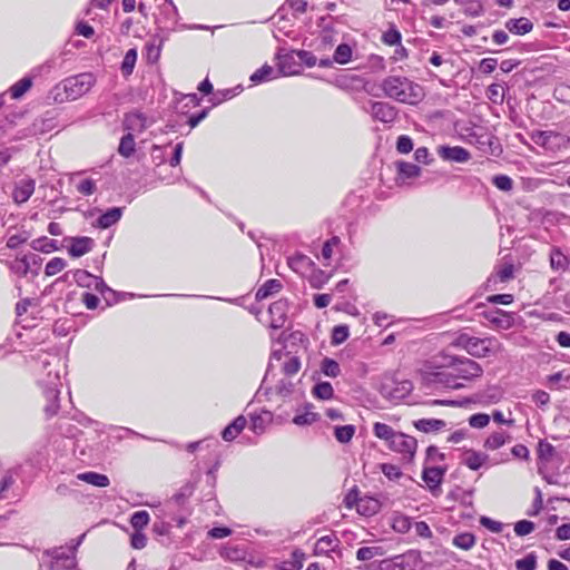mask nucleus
I'll return each instance as SVG.
<instances>
[{
  "label": "nucleus",
  "mask_w": 570,
  "mask_h": 570,
  "mask_svg": "<svg viewBox=\"0 0 570 570\" xmlns=\"http://www.w3.org/2000/svg\"><path fill=\"white\" fill-rule=\"evenodd\" d=\"M431 367L440 370L433 373L435 380L450 389H462L464 382H471L482 376L483 368L468 357H456L441 353L430 362Z\"/></svg>",
  "instance_id": "1"
},
{
  "label": "nucleus",
  "mask_w": 570,
  "mask_h": 570,
  "mask_svg": "<svg viewBox=\"0 0 570 570\" xmlns=\"http://www.w3.org/2000/svg\"><path fill=\"white\" fill-rule=\"evenodd\" d=\"M380 87L387 98L401 104L415 105L424 97L423 88L406 77L389 76L382 80Z\"/></svg>",
  "instance_id": "2"
},
{
  "label": "nucleus",
  "mask_w": 570,
  "mask_h": 570,
  "mask_svg": "<svg viewBox=\"0 0 570 570\" xmlns=\"http://www.w3.org/2000/svg\"><path fill=\"white\" fill-rule=\"evenodd\" d=\"M95 83V76L83 72L62 80L52 88L50 95L55 102L62 104L82 97L90 91Z\"/></svg>",
  "instance_id": "3"
},
{
  "label": "nucleus",
  "mask_w": 570,
  "mask_h": 570,
  "mask_svg": "<svg viewBox=\"0 0 570 570\" xmlns=\"http://www.w3.org/2000/svg\"><path fill=\"white\" fill-rule=\"evenodd\" d=\"M373 433L377 439L385 441L391 451L402 454L407 460L414 458L417 448L415 438L396 432L390 425L381 422L374 423Z\"/></svg>",
  "instance_id": "4"
},
{
  "label": "nucleus",
  "mask_w": 570,
  "mask_h": 570,
  "mask_svg": "<svg viewBox=\"0 0 570 570\" xmlns=\"http://www.w3.org/2000/svg\"><path fill=\"white\" fill-rule=\"evenodd\" d=\"M456 346L465 350L474 357H487L490 353H497L502 350V345L494 337H474L468 334H461L456 337Z\"/></svg>",
  "instance_id": "5"
},
{
  "label": "nucleus",
  "mask_w": 570,
  "mask_h": 570,
  "mask_svg": "<svg viewBox=\"0 0 570 570\" xmlns=\"http://www.w3.org/2000/svg\"><path fill=\"white\" fill-rule=\"evenodd\" d=\"M82 538L83 535L68 550L56 548L52 551H48L47 554L51 557L49 570H80L78 568L76 551Z\"/></svg>",
  "instance_id": "6"
},
{
  "label": "nucleus",
  "mask_w": 570,
  "mask_h": 570,
  "mask_svg": "<svg viewBox=\"0 0 570 570\" xmlns=\"http://www.w3.org/2000/svg\"><path fill=\"white\" fill-rule=\"evenodd\" d=\"M413 390V384L409 380H397L393 375H385L381 382L380 392L383 397L399 402L405 399Z\"/></svg>",
  "instance_id": "7"
},
{
  "label": "nucleus",
  "mask_w": 570,
  "mask_h": 570,
  "mask_svg": "<svg viewBox=\"0 0 570 570\" xmlns=\"http://www.w3.org/2000/svg\"><path fill=\"white\" fill-rule=\"evenodd\" d=\"M291 59L289 56H285L279 59L278 62V71H276L272 66L264 65L262 68L257 69L252 76L250 80L254 83H261L265 81H269L276 79L279 75L282 76H291L297 73L296 70H292L287 68L286 61Z\"/></svg>",
  "instance_id": "8"
},
{
  "label": "nucleus",
  "mask_w": 570,
  "mask_h": 570,
  "mask_svg": "<svg viewBox=\"0 0 570 570\" xmlns=\"http://www.w3.org/2000/svg\"><path fill=\"white\" fill-rule=\"evenodd\" d=\"M436 154L444 161L464 164L471 159V154L468 149L461 146L441 145L436 147Z\"/></svg>",
  "instance_id": "9"
},
{
  "label": "nucleus",
  "mask_w": 570,
  "mask_h": 570,
  "mask_svg": "<svg viewBox=\"0 0 570 570\" xmlns=\"http://www.w3.org/2000/svg\"><path fill=\"white\" fill-rule=\"evenodd\" d=\"M367 111L373 119L385 124L393 122L397 116L395 107L383 101H372Z\"/></svg>",
  "instance_id": "10"
},
{
  "label": "nucleus",
  "mask_w": 570,
  "mask_h": 570,
  "mask_svg": "<svg viewBox=\"0 0 570 570\" xmlns=\"http://www.w3.org/2000/svg\"><path fill=\"white\" fill-rule=\"evenodd\" d=\"M150 125L151 121H149L148 118L139 111L129 112L124 119V129L132 135L142 132Z\"/></svg>",
  "instance_id": "11"
},
{
  "label": "nucleus",
  "mask_w": 570,
  "mask_h": 570,
  "mask_svg": "<svg viewBox=\"0 0 570 570\" xmlns=\"http://www.w3.org/2000/svg\"><path fill=\"white\" fill-rule=\"evenodd\" d=\"M484 318L488 320L495 330L507 331L514 324V317L511 313L502 309H495L484 313Z\"/></svg>",
  "instance_id": "12"
},
{
  "label": "nucleus",
  "mask_w": 570,
  "mask_h": 570,
  "mask_svg": "<svg viewBox=\"0 0 570 570\" xmlns=\"http://www.w3.org/2000/svg\"><path fill=\"white\" fill-rule=\"evenodd\" d=\"M268 314L271 316L269 326L274 330L282 328L287 318V302L283 299L274 302L268 308Z\"/></svg>",
  "instance_id": "13"
},
{
  "label": "nucleus",
  "mask_w": 570,
  "mask_h": 570,
  "mask_svg": "<svg viewBox=\"0 0 570 570\" xmlns=\"http://www.w3.org/2000/svg\"><path fill=\"white\" fill-rule=\"evenodd\" d=\"M533 140L547 149H553L568 141L564 136L554 131H540L533 136Z\"/></svg>",
  "instance_id": "14"
},
{
  "label": "nucleus",
  "mask_w": 570,
  "mask_h": 570,
  "mask_svg": "<svg viewBox=\"0 0 570 570\" xmlns=\"http://www.w3.org/2000/svg\"><path fill=\"white\" fill-rule=\"evenodd\" d=\"M512 436L509 432L497 430L491 432L483 442L487 451H497L511 441Z\"/></svg>",
  "instance_id": "15"
},
{
  "label": "nucleus",
  "mask_w": 570,
  "mask_h": 570,
  "mask_svg": "<svg viewBox=\"0 0 570 570\" xmlns=\"http://www.w3.org/2000/svg\"><path fill=\"white\" fill-rule=\"evenodd\" d=\"M35 191V180L32 179H22L20 180L13 191L12 198L17 204L26 203Z\"/></svg>",
  "instance_id": "16"
},
{
  "label": "nucleus",
  "mask_w": 570,
  "mask_h": 570,
  "mask_svg": "<svg viewBox=\"0 0 570 570\" xmlns=\"http://www.w3.org/2000/svg\"><path fill=\"white\" fill-rule=\"evenodd\" d=\"M94 247V240L90 237H77L71 240L68 253L72 257H80L89 253Z\"/></svg>",
  "instance_id": "17"
},
{
  "label": "nucleus",
  "mask_w": 570,
  "mask_h": 570,
  "mask_svg": "<svg viewBox=\"0 0 570 570\" xmlns=\"http://www.w3.org/2000/svg\"><path fill=\"white\" fill-rule=\"evenodd\" d=\"M338 547V539L334 534L324 535L320 538L314 547V553L316 556L328 554Z\"/></svg>",
  "instance_id": "18"
},
{
  "label": "nucleus",
  "mask_w": 570,
  "mask_h": 570,
  "mask_svg": "<svg viewBox=\"0 0 570 570\" xmlns=\"http://www.w3.org/2000/svg\"><path fill=\"white\" fill-rule=\"evenodd\" d=\"M397 169V179L399 180H406L412 178H417L421 175V168L412 163L407 161H397L396 164Z\"/></svg>",
  "instance_id": "19"
},
{
  "label": "nucleus",
  "mask_w": 570,
  "mask_h": 570,
  "mask_svg": "<svg viewBox=\"0 0 570 570\" xmlns=\"http://www.w3.org/2000/svg\"><path fill=\"white\" fill-rule=\"evenodd\" d=\"M246 423L247 421L245 416H237L229 425L223 430L222 438L227 442L233 441L245 429Z\"/></svg>",
  "instance_id": "20"
},
{
  "label": "nucleus",
  "mask_w": 570,
  "mask_h": 570,
  "mask_svg": "<svg viewBox=\"0 0 570 570\" xmlns=\"http://www.w3.org/2000/svg\"><path fill=\"white\" fill-rule=\"evenodd\" d=\"M488 460V455L482 452L469 450L463 456V463L471 470H479Z\"/></svg>",
  "instance_id": "21"
},
{
  "label": "nucleus",
  "mask_w": 570,
  "mask_h": 570,
  "mask_svg": "<svg viewBox=\"0 0 570 570\" xmlns=\"http://www.w3.org/2000/svg\"><path fill=\"white\" fill-rule=\"evenodd\" d=\"M505 28L514 35H525L532 30L533 24L527 18H519L508 20Z\"/></svg>",
  "instance_id": "22"
},
{
  "label": "nucleus",
  "mask_w": 570,
  "mask_h": 570,
  "mask_svg": "<svg viewBox=\"0 0 570 570\" xmlns=\"http://www.w3.org/2000/svg\"><path fill=\"white\" fill-rule=\"evenodd\" d=\"M77 480L87 482L91 485L98 487V488H106L109 485V479L105 474H100L97 472H83L79 473L77 475Z\"/></svg>",
  "instance_id": "23"
},
{
  "label": "nucleus",
  "mask_w": 570,
  "mask_h": 570,
  "mask_svg": "<svg viewBox=\"0 0 570 570\" xmlns=\"http://www.w3.org/2000/svg\"><path fill=\"white\" fill-rule=\"evenodd\" d=\"M446 423L439 419H421L414 422V426L424 433L440 431L445 428Z\"/></svg>",
  "instance_id": "24"
},
{
  "label": "nucleus",
  "mask_w": 570,
  "mask_h": 570,
  "mask_svg": "<svg viewBox=\"0 0 570 570\" xmlns=\"http://www.w3.org/2000/svg\"><path fill=\"white\" fill-rule=\"evenodd\" d=\"M443 474L444 471L440 468H425L422 478L430 489H434L441 484Z\"/></svg>",
  "instance_id": "25"
},
{
  "label": "nucleus",
  "mask_w": 570,
  "mask_h": 570,
  "mask_svg": "<svg viewBox=\"0 0 570 570\" xmlns=\"http://www.w3.org/2000/svg\"><path fill=\"white\" fill-rule=\"evenodd\" d=\"M122 215V210L119 207H114L108 209L105 214H102L97 222L98 227L108 228L116 224Z\"/></svg>",
  "instance_id": "26"
},
{
  "label": "nucleus",
  "mask_w": 570,
  "mask_h": 570,
  "mask_svg": "<svg viewBox=\"0 0 570 570\" xmlns=\"http://www.w3.org/2000/svg\"><path fill=\"white\" fill-rule=\"evenodd\" d=\"M288 265L296 273L303 274L313 265V262L307 256L297 254L288 259Z\"/></svg>",
  "instance_id": "27"
},
{
  "label": "nucleus",
  "mask_w": 570,
  "mask_h": 570,
  "mask_svg": "<svg viewBox=\"0 0 570 570\" xmlns=\"http://www.w3.org/2000/svg\"><path fill=\"white\" fill-rule=\"evenodd\" d=\"M355 426L352 424L347 425H337L334 428V436L340 443H348L354 434H355Z\"/></svg>",
  "instance_id": "28"
},
{
  "label": "nucleus",
  "mask_w": 570,
  "mask_h": 570,
  "mask_svg": "<svg viewBox=\"0 0 570 570\" xmlns=\"http://www.w3.org/2000/svg\"><path fill=\"white\" fill-rule=\"evenodd\" d=\"M282 288V284L277 279L267 281L256 293V299L262 301L267 298L269 295L277 293Z\"/></svg>",
  "instance_id": "29"
},
{
  "label": "nucleus",
  "mask_w": 570,
  "mask_h": 570,
  "mask_svg": "<svg viewBox=\"0 0 570 570\" xmlns=\"http://www.w3.org/2000/svg\"><path fill=\"white\" fill-rule=\"evenodd\" d=\"M379 511V502L372 498H361L357 502V512L363 515H372Z\"/></svg>",
  "instance_id": "30"
},
{
  "label": "nucleus",
  "mask_w": 570,
  "mask_h": 570,
  "mask_svg": "<svg viewBox=\"0 0 570 570\" xmlns=\"http://www.w3.org/2000/svg\"><path fill=\"white\" fill-rule=\"evenodd\" d=\"M135 147H136V144H135L134 135L131 132H127V135H125L120 140V144L118 147V153L122 157L128 158V157L132 156V154L135 153Z\"/></svg>",
  "instance_id": "31"
},
{
  "label": "nucleus",
  "mask_w": 570,
  "mask_h": 570,
  "mask_svg": "<svg viewBox=\"0 0 570 570\" xmlns=\"http://www.w3.org/2000/svg\"><path fill=\"white\" fill-rule=\"evenodd\" d=\"M513 271H514V268H513V265H511V264L501 266L497 271L495 275L489 277L488 285L491 286V284H495L498 279L502 283L508 282L509 279H511L513 277Z\"/></svg>",
  "instance_id": "32"
},
{
  "label": "nucleus",
  "mask_w": 570,
  "mask_h": 570,
  "mask_svg": "<svg viewBox=\"0 0 570 570\" xmlns=\"http://www.w3.org/2000/svg\"><path fill=\"white\" fill-rule=\"evenodd\" d=\"M352 48L347 43H341L334 51L333 60L340 65H345L352 59Z\"/></svg>",
  "instance_id": "33"
},
{
  "label": "nucleus",
  "mask_w": 570,
  "mask_h": 570,
  "mask_svg": "<svg viewBox=\"0 0 570 570\" xmlns=\"http://www.w3.org/2000/svg\"><path fill=\"white\" fill-rule=\"evenodd\" d=\"M321 371L328 377H337L341 373V367L335 360L325 357L321 363Z\"/></svg>",
  "instance_id": "34"
},
{
  "label": "nucleus",
  "mask_w": 570,
  "mask_h": 570,
  "mask_svg": "<svg viewBox=\"0 0 570 570\" xmlns=\"http://www.w3.org/2000/svg\"><path fill=\"white\" fill-rule=\"evenodd\" d=\"M453 544L462 550H470L475 544V537L470 532H463L453 538Z\"/></svg>",
  "instance_id": "35"
},
{
  "label": "nucleus",
  "mask_w": 570,
  "mask_h": 570,
  "mask_svg": "<svg viewBox=\"0 0 570 570\" xmlns=\"http://www.w3.org/2000/svg\"><path fill=\"white\" fill-rule=\"evenodd\" d=\"M313 394L321 400H331L334 395V390L331 383L320 382L313 387Z\"/></svg>",
  "instance_id": "36"
},
{
  "label": "nucleus",
  "mask_w": 570,
  "mask_h": 570,
  "mask_svg": "<svg viewBox=\"0 0 570 570\" xmlns=\"http://www.w3.org/2000/svg\"><path fill=\"white\" fill-rule=\"evenodd\" d=\"M380 556H383V549L381 547H363L356 552V558L360 561H367Z\"/></svg>",
  "instance_id": "37"
},
{
  "label": "nucleus",
  "mask_w": 570,
  "mask_h": 570,
  "mask_svg": "<svg viewBox=\"0 0 570 570\" xmlns=\"http://www.w3.org/2000/svg\"><path fill=\"white\" fill-rule=\"evenodd\" d=\"M304 553L299 550H295L292 553V559L285 561L281 567V570H301L303 567Z\"/></svg>",
  "instance_id": "38"
},
{
  "label": "nucleus",
  "mask_w": 570,
  "mask_h": 570,
  "mask_svg": "<svg viewBox=\"0 0 570 570\" xmlns=\"http://www.w3.org/2000/svg\"><path fill=\"white\" fill-rule=\"evenodd\" d=\"M149 523V513L147 511H137L130 518V524L135 530L140 531Z\"/></svg>",
  "instance_id": "39"
},
{
  "label": "nucleus",
  "mask_w": 570,
  "mask_h": 570,
  "mask_svg": "<svg viewBox=\"0 0 570 570\" xmlns=\"http://www.w3.org/2000/svg\"><path fill=\"white\" fill-rule=\"evenodd\" d=\"M67 266L66 261L60 257H53L50 259L45 267V274L47 276H53L60 273Z\"/></svg>",
  "instance_id": "40"
},
{
  "label": "nucleus",
  "mask_w": 570,
  "mask_h": 570,
  "mask_svg": "<svg viewBox=\"0 0 570 570\" xmlns=\"http://www.w3.org/2000/svg\"><path fill=\"white\" fill-rule=\"evenodd\" d=\"M31 85H32V82H31V79H29V78H23V79L19 80L10 89L11 97L13 99H18V98L22 97L30 89Z\"/></svg>",
  "instance_id": "41"
},
{
  "label": "nucleus",
  "mask_w": 570,
  "mask_h": 570,
  "mask_svg": "<svg viewBox=\"0 0 570 570\" xmlns=\"http://www.w3.org/2000/svg\"><path fill=\"white\" fill-rule=\"evenodd\" d=\"M317 420L318 414L306 409L304 413L294 416L293 423L299 426H305L313 424Z\"/></svg>",
  "instance_id": "42"
},
{
  "label": "nucleus",
  "mask_w": 570,
  "mask_h": 570,
  "mask_svg": "<svg viewBox=\"0 0 570 570\" xmlns=\"http://www.w3.org/2000/svg\"><path fill=\"white\" fill-rule=\"evenodd\" d=\"M137 60V51L136 49H129L122 60L121 70L124 75H130L134 70L135 63Z\"/></svg>",
  "instance_id": "43"
},
{
  "label": "nucleus",
  "mask_w": 570,
  "mask_h": 570,
  "mask_svg": "<svg viewBox=\"0 0 570 570\" xmlns=\"http://www.w3.org/2000/svg\"><path fill=\"white\" fill-rule=\"evenodd\" d=\"M10 268L13 273L20 276H26L30 269V264L27 259V256L16 258L13 262L10 263Z\"/></svg>",
  "instance_id": "44"
},
{
  "label": "nucleus",
  "mask_w": 570,
  "mask_h": 570,
  "mask_svg": "<svg viewBox=\"0 0 570 570\" xmlns=\"http://www.w3.org/2000/svg\"><path fill=\"white\" fill-rule=\"evenodd\" d=\"M567 257L558 249H553L550 255V265L553 269L562 271L567 267Z\"/></svg>",
  "instance_id": "45"
},
{
  "label": "nucleus",
  "mask_w": 570,
  "mask_h": 570,
  "mask_svg": "<svg viewBox=\"0 0 570 570\" xmlns=\"http://www.w3.org/2000/svg\"><path fill=\"white\" fill-rule=\"evenodd\" d=\"M31 247L35 250H39V252H43V253H50L51 250H53L56 248L55 240L49 239L47 237L35 239L31 243Z\"/></svg>",
  "instance_id": "46"
},
{
  "label": "nucleus",
  "mask_w": 570,
  "mask_h": 570,
  "mask_svg": "<svg viewBox=\"0 0 570 570\" xmlns=\"http://www.w3.org/2000/svg\"><path fill=\"white\" fill-rule=\"evenodd\" d=\"M537 557L534 553H529L524 558L515 561V568L518 570H535Z\"/></svg>",
  "instance_id": "47"
},
{
  "label": "nucleus",
  "mask_w": 570,
  "mask_h": 570,
  "mask_svg": "<svg viewBox=\"0 0 570 570\" xmlns=\"http://www.w3.org/2000/svg\"><path fill=\"white\" fill-rule=\"evenodd\" d=\"M490 415L485 413H476L469 417V425L473 429H483L490 423Z\"/></svg>",
  "instance_id": "48"
},
{
  "label": "nucleus",
  "mask_w": 570,
  "mask_h": 570,
  "mask_svg": "<svg viewBox=\"0 0 570 570\" xmlns=\"http://www.w3.org/2000/svg\"><path fill=\"white\" fill-rule=\"evenodd\" d=\"M392 527L396 532L405 533L411 528L410 518L405 515H395L393 518Z\"/></svg>",
  "instance_id": "49"
},
{
  "label": "nucleus",
  "mask_w": 570,
  "mask_h": 570,
  "mask_svg": "<svg viewBox=\"0 0 570 570\" xmlns=\"http://www.w3.org/2000/svg\"><path fill=\"white\" fill-rule=\"evenodd\" d=\"M493 185L503 191H510L513 187L512 179L507 175H497L492 179Z\"/></svg>",
  "instance_id": "50"
},
{
  "label": "nucleus",
  "mask_w": 570,
  "mask_h": 570,
  "mask_svg": "<svg viewBox=\"0 0 570 570\" xmlns=\"http://www.w3.org/2000/svg\"><path fill=\"white\" fill-rule=\"evenodd\" d=\"M75 279L78 285L91 288L94 275H91L87 271L78 269L75 273Z\"/></svg>",
  "instance_id": "51"
},
{
  "label": "nucleus",
  "mask_w": 570,
  "mask_h": 570,
  "mask_svg": "<svg viewBox=\"0 0 570 570\" xmlns=\"http://www.w3.org/2000/svg\"><path fill=\"white\" fill-rule=\"evenodd\" d=\"M480 524L493 533H500L503 530V523L489 517H481Z\"/></svg>",
  "instance_id": "52"
},
{
  "label": "nucleus",
  "mask_w": 570,
  "mask_h": 570,
  "mask_svg": "<svg viewBox=\"0 0 570 570\" xmlns=\"http://www.w3.org/2000/svg\"><path fill=\"white\" fill-rule=\"evenodd\" d=\"M299 368L301 362L296 356H289L283 365V371L286 375H294L299 371Z\"/></svg>",
  "instance_id": "53"
},
{
  "label": "nucleus",
  "mask_w": 570,
  "mask_h": 570,
  "mask_svg": "<svg viewBox=\"0 0 570 570\" xmlns=\"http://www.w3.org/2000/svg\"><path fill=\"white\" fill-rule=\"evenodd\" d=\"M534 530V523L528 520L518 521L514 524V532L519 537L530 534Z\"/></svg>",
  "instance_id": "54"
},
{
  "label": "nucleus",
  "mask_w": 570,
  "mask_h": 570,
  "mask_svg": "<svg viewBox=\"0 0 570 570\" xmlns=\"http://www.w3.org/2000/svg\"><path fill=\"white\" fill-rule=\"evenodd\" d=\"M76 188L78 193L85 196H89L96 191V181L94 179L87 178L81 180Z\"/></svg>",
  "instance_id": "55"
},
{
  "label": "nucleus",
  "mask_w": 570,
  "mask_h": 570,
  "mask_svg": "<svg viewBox=\"0 0 570 570\" xmlns=\"http://www.w3.org/2000/svg\"><path fill=\"white\" fill-rule=\"evenodd\" d=\"M464 13L471 17H479L483 13V6L479 0H471L464 7Z\"/></svg>",
  "instance_id": "56"
},
{
  "label": "nucleus",
  "mask_w": 570,
  "mask_h": 570,
  "mask_svg": "<svg viewBox=\"0 0 570 570\" xmlns=\"http://www.w3.org/2000/svg\"><path fill=\"white\" fill-rule=\"evenodd\" d=\"M554 453V448L552 444L546 441H540L538 445V454L542 460H550Z\"/></svg>",
  "instance_id": "57"
},
{
  "label": "nucleus",
  "mask_w": 570,
  "mask_h": 570,
  "mask_svg": "<svg viewBox=\"0 0 570 570\" xmlns=\"http://www.w3.org/2000/svg\"><path fill=\"white\" fill-rule=\"evenodd\" d=\"M413 149V141L409 136H400L396 142V150L400 154H409Z\"/></svg>",
  "instance_id": "58"
},
{
  "label": "nucleus",
  "mask_w": 570,
  "mask_h": 570,
  "mask_svg": "<svg viewBox=\"0 0 570 570\" xmlns=\"http://www.w3.org/2000/svg\"><path fill=\"white\" fill-rule=\"evenodd\" d=\"M29 238L27 232H22L20 234L10 235L7 240V246L11 249L17 248L19 245L26 243Z\"/></svg>",
  "instance_id": "59"
},
{
  "label": "nucleus",
  "mask_w": 570,
  "mask_h": 570,
  "mask_svg": "<svg viewBox=\"0 0 570 570\" xmlns=\"http://www.w3.org/2000/svg\"><path fill=\"white\" fill-rule=\"evenodd\" d=\"M383 474L390 480H396L401 476V470L394 464L384 463L381 465Z\"/></svg>",
  "instance_id": "60"
},
{
  "label": "nucleus",
  "mask_w": 570,
  "mask_h": 570,
  "mask_svg": "<svg viewBox=\"0 0 570 570\" xmlns=\"http://www.w3.org/2000/svg\"><path fill=\"white\" fill-rule=\"evenodd\" d=\"M348 337V328L347 326H335L333 330L332 340L335 344L343 343Z\"/></svg>",
  "instance_id": "61"
},
{
  "label": "nucleus",
  "mask_w": 570,
  "mask_h": 570,
  "mask_svg": "<svg viewBox=\"0 0 570 570\" xmlns=\"http://www.w3.org/2000/svg\"><path fill=\"white\" fill-rule=\"evenodd\" d=\"M414 158L416 161L422 163L424 165H430L433 160L426 147H419L414 153Z\"/></svg>",
  "instance_id": "62"
},
{
  "label": "nucleus",
  "mask_w": 570,
  "mask_h": 570,
  "mask_svg": "<svg viewBox=\"0 0 570 570\" xmlns=\"http://www.w3.org/2000/svg\"><path fill=\"white\" fill-rule=\"evenodd\" d=\"M59 382V375L58 373H55L53 377L48 381V389L46 391L48 399H57L59 391L57 389Z\"/></svg>",
  "instance_id": "63"
},
{
  "label": "nucleus",
  "mask_w": 570,
  "mask_h": 570,
  "mask_svg": "<svg viewBox=\"0 0 570 570\" xmlns=\"http://www.w3.org/2000/svg\"><path fill=\"white\" fill-rule=\"evenodd\" d=\"M383 41L389 46L397 45L401 41V33L395 29H391L384 32Z\"/></svg>",
  "instance_id": "64"
}]
</instances>
